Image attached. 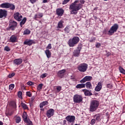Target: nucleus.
<instances>
[{"instance_id":"nucleus-1","label":"nucleus","mask_w":125,"mask_h":125,"mask_svg":"<svg viewBox=\"0 0 125 125\" xmlns=\"http://www.w3.org/2000/svg\"><path fill=\"white\" fill-rule=\"evenodd\" d=\"M81 8H82V4L79 3L77 0L72 3L69 6L71 14H74L75 15L78 13V11H79Z\"/></svg>"},{"instance_id":"nucleus-2","label":"nucleus","mask_w":125,"mask_h":125,"mask_svg":"<svg viewBox=\"0 0 125 125\" xmlns=\"http://www.w3.org/2000/svg\"><path fill=\"white\" fill-rule=\"evenodd\" d=\"M99 107V101L92 100L90 102L89 110L90 112H95Z\"/></svg>"},{"instance_id":"nucleus-3","label":"nucleus","mask_w":125,"mask_h":125,"mask_svg":"<svg viewBox=\"0 0 125 125\" xmlns=\"http://www.w3.org/2000/svg\"><path fill=\"white\" fill-rule=\"evenodd\" d=\"M79 42H80V38L76 36L70 39L68 42V44L70 47H74L76 44H78Z\"/></svg>"},{"instance_id":"nucleus-4","label":"nucleus","mask_w":125,"mask_h":125,"mask_svg":"<svg viewBox=\"0 0 125 125\" xmlns=\"http://www.w3.org/2000/svg\"><path fill=\"white\" fill-rule=\"evenodd\" d=\"M93 118L94 119H92L90 123L91 125H94L96 124V122L98 123L101 121V114L100 113L96 114L93 116Z\"/></svg>"},{"instance_id":"nucleus-5","label":"nucleus","mask_w":125,"mask_h":125,"mask_svg":"<svg viewBox=\"0 0 125 125\" xmlns=\"http://www.w3.org/2000/svg\"><path fill=\"white\" fill-rule=\"evenodd\" d=\"M83 98L82 95L77 94L74 95L73 96V102L74 103H78V104H80V103H82V102H83Z\"/></svg>"},{"instance_id":"nucleus-6","label":"nucleus","mask_w":125,"mask_h":125,"mask_svg":"<svg viewBox=\"0 0 125 125\" xmlns=\"http://www.w3.org/2000/svg\"><path fill=\"white\" fill-rule=\"evenodd\" d=\"M118 29H119V25L117 23L114 24L108 31V35H109V36H112V35H113V34L117 32Z\"/></svg>"},{"instance_id":"nucleus-7","label":"nucleus","mask_w":125,"mask_h":125,"mask_svg":"<svg viewBox=\"0 0 125 125\" xmlns=\"http://www.w3.org/2000/svg\"><path fill=\"white\" fill-rule=\"evenodd\" d=\"M88 65L86 63H81L78 65L77 69L79 72H86Z\"/></svg>"},{"instance_id":"nucleus-8","label":"nucleus","mask_w":125,"mask_h":125,"mask_svg":"<svg viewBox=\"0 0 125 125\" xmlns=\"http://www.w3.org/2000/svg\"><path fill=\"white\" fill-rule=\"evenodd\" d=\"M65 120L68 122V124L73 125L75 124L76 117L74 116L68 115L65 117Z\"/></svg>"},{"instance_id":"nucleus-9","label":"nucleus","mask_w":125,"mask_h":125,"mask_svg":"<svg viewBox=\"0 0 125 125\" xmlns=\"http://www.w3.org/2000/svg\"><path fill=\"white\" fill-rule=\"evenodd\" d=\"M54 113H55V110L53 108H50L46 112V117L49 119L51 117H53V116H54Z\"/></svg>"},{"instance_id":"nucleus-10","label":"nucleus","mask_w":125,"mask_h":125,"mask_svg":"<svg viewBox=\"0 0 125 125\" xmlns=\"http://www.w3.org/2000/svg\"><path fill=\"white\" fill-rule=\"evenodd\" d=\"M9 23L10 29L12 30V31L15 30V28L17 26V22L14 20H10Z\"/></svg>"},{"instance_id":"nucleus-11","label":"nucleus","mask_w":125,"mask_h":125,"mask_svg":"<svg viewBox=\"0 0 125 125\" xmlns=\"http://www.w3.org/2000/svg\"><path fill=\"white\" fill-rule=\"evenodd\" d=\"M14 17L17 21L20 22L21 20H22V18H23V16L20 14V13L17 12L14 14Z\"/></svg>"},{"instance_id":"nucleus-12","label":"nucleus","mask_w":125,"mask_h":125,"mask_svg":"<svg viewBox=\"0 0 125 125\" xmlns=\"http://www.w3.org/2000/svg\"><path fill=\"white\" fill-rule=\"evenodd\" d=\"M92 80V77L91 76H85L83 79L80 81L81 83H83L86 82H90Z\"/></svg>"},{"instance_id":"nucleus-13","label":"nucleus","mask_w":125,"mask_h":125,"mask_svg":"<svg viewBox=\"0 0 125 125\" xmlns=\"http://www.w3.org/2000/svg\"><path fill=\"white\" fill-rule=\"evenodd\" d=\"M65 73H66V70L62 69V70L58 71L57 75L59 77V78L62 79V78H63L64 77V76H65Z\"/></svg>"},{"instance_id":"nucleus-14","label":"nucleus","mask_w":125,"mask_h":125,"mask_svg":"<svg viewBox=\"0 0 125 125\" xmlns=\"http://www.w3.org/2000/svg\"><path fill=\"white\" fill-rule=\"evenodd\" d=\"M7 16V11L0 9V18H5Z\"/></svg>"},{"instance_id":"nucleus-15","label":"nucleus","mask_w":125,"mask_h":125,"mask_svg":"<svg viewBox=\"0 0 125 125\" xmlns=\"http://www.w3.org/2000/svg\"><path fill=\"white\" fill-rule=\"evenodd\" d=\"M102 89V82H99L98 83L97 85L95 88V91H100Z\"/></svg>"},{"instance_id":"nucleus-16","label":"nucleus","mask_w":125,"mask_h":125,"mask_svg":"<svg viewBox=\"0 0 125 125\" xmlns=\"http://www.w3.org/2000/svg\"><path fill=\"white\" fill-rule=\"evenodd\" d=\"M56 13L58 16H62L64 14V10L62 8H59L56 10Z\"/></svg>"},{"instance_id":"nucleus-17","label":"nucleus","mask_w":125,"mask_h":125,"mask_svg":"<svg viewBox=\"0 0 125 125\" xmlns=\"http://www.w3.org/2000/svg\"><path fill=\"white\" fill-rule=\"evenodd\" d=\"M34 42V41L31 40H25L23 43L24 44H25L26 45H29V46L32 45L33 44V43Z\"/></svg>"},{"instance_id":"nucleus-18","label":"nucleus","mask_w":125,"mask_h":125,"mask_svg":"<svg viewBox=\"0 0 125 125\" xmlns=\"http://www.w3.org/2000/svg\"><path fill=\"white\" fill-rule=\"evenodd\" d=\"M83 91H84V93L85 96H91V95H92V93L87 89H83Z\"/></svg>"},{"instance_id":"nucleus-19","label":"nucleus","mask_w":125,"mask_h":125,"mask_svg":"<svg viewBox=\"0 0 125 125\" xmlns=\"http://www.w3.org/2000/svg\"><path fill=\"white\" fill-rule=\"evenodd\" d=\"M17 41V37L14 35L12 36L10 38V42H16Z\"/></svg>"},{"instance_id":"nucleus-20","label":"nucleus","mask_w":125,"mask_h":125,"mask_svg":"<svg viewBox=\"0 0 125 125\" xmlns=\"http://www.w3.org/2000/svg\"><path fill=\"white\" fill-rule=\"evenodd\" d=\"M85 86L88 89H91L92 88V85L91 84V83L88 82L85 83Z\"/></svg>"},{"instance_id":"nucleus-21","label":"nucleus","mask_w":125,"mask_h":125,"mask_svg":"<svg viewBox=\"0 0 125 125\" xmlns=\"http://www.w3.org/2000/svg\"><path fill=\"white\" fill-rule=\"evenodd\" d=\"M46 105H48V102L44 101L40 103V107L43 108L44 106H46Z\"/></svg>"},{"instance_id":"nucleus-22","label":"nucleus","mask_w":125,"mask_h":125,"mask_svg":"<svg viewBox=\"0 0 125 125\" xmlns=\"http://www.w3.org/2000/svg\"><path fill=\"white\" fill-rule=\"evenodd\" d=\"M9 2L3 3L0 5V7L2 8H8Z\"/></svg>"},{"instance_id":"nucleus-23","label":"nucleus","mask_w":125,"mask_h":125,"mask_svg":"<svg viewBox=\"0 0 125 125\" xmlns=\"http://www.w3.org/2000/svg\"><path fill=\"white\" fill-rule=\"evenodd\" d=\"M21 105L22 109H23V110H29V107H28V105L24 103H21Z\"/></svg>"},{"instance_id":"nucleus-24","label":"nucleus","mask_w":125,"mask_h":125,"mask_svg":"<svg viewBox=\"0 0 125 125\" xmlns=\"http://www.w3.org/2000/svg\"><path fill=\"white\" fill-rule=\"evenodd\" d=\"M45 53L47 57V58H50L51 57V52L49 50L46 49L45 51Z\"/></svg>"},{"instance_id":"nucleus-25","label":"nucleus","mask_w":125,"mask_h":125,"mask_svg":"<svg viewBox=\"0 0 125 125\" xmlns=\"http://www.w3.org/2000/svg\"><path fill=\"white\" fill-rule=\"evenodd\" d=\"M84 87H85V84L83 83L78 84L76 86V88H84Z\"/></svg>"},{"instance_id":"nucleus-26","label":"nucleus","mask_w":125,"mask_h":125,"mask_svg":"<svg viewBox=\"0 0 125 125\" xmlns=\"http://www.w3.org/2000/svg\"><path fill=\"white\" fill-rule=\"evenodd\" d=\"M43 16V14L42 13H39L35 15L34 18L35 19H38V18H42Z\"/></svg>"},{"instance_id":"nucleus-27","label":"nucleus","mask_w":125,"mask_h":125,"mask_svg":"<svg viewBox=\"0 0 125 125\" xmlns=\"http://www.w3.org/2000/svg\"><path fill=\"white\" fill-rule=\"evenodd\" d=\"M15 121L16 124H19L21 122V117L20 116H16L15 117Z\"/></svg>"},{"instance_id":"nucleus-28","label":"nucleus","mask_w":125,"mask_h":125,"mask_svg":"<svg viewBox=\"0 0 125 125\" xmlns=\"http://www.w3.org/2000/svg\"><path fill=\"white\" fill-rule=\"evenodd\" d=\"M8 8H10L11 10H14L15 9V5L12 3H9Z\"/></svg>"},{"instance_id":"nucleus-29","label":"nucleus","mask_w":125,"mask_h":125,"mask_svg":"<svg viewBox=\"0 0 125 125\" xmlns=\"http://www.w3.org/2000/svg\"><path fill=\"white\" fill-rule=\"evenodd\" d=\"M26 21H27V19L26 18H24L20 22V26L21 27H22L23 25L26 23Z\"/></svg>"},{"instance_id":"nucleus-30","label":"nucleus","mask_w":125,"mask_h":125,"mask_svg":"<svg viewBox=\"0 0 125 125\" xmlns=\"http://www.w3.org/2000/svg\"><path fill=\"white\" fill-rule=\"evenodd\" d=\"M70 26L67 25L66 26V27L64 28V32L65 34H68V33H70Z\"/></svg>"},{"instance_id":"nucleus-31","label":"nucleus","mask_w":125,"mask_h":125,"mask_svg":"<svg viewBox=\"0 0 125 125\" xmlns=\"http://www.w3.org/2000/svg\"><path fill=\"white\" fill-rule=\"evenodd\" d=\"M80 52H80V50H76L74 51L73 56H76V57H78L80 55Z\"/></svg>"},{"instance_id":"nucleus-32","label":"nucleus","mask_w":125,"mask_h":125,"mask_svg":"<svg viewBox=\"0 0 125 125\" xmlns=\"http://www.w3.org/2000/svg\"><path fill=\"white\" fill-rule=\"evenodd\" d=\"M119 70L121 74H123V75H125V70L122 66H120L119 67Z\"/></svg>"},{"instance_id":"nucleus-33","label":"nucleus","mask_w":125,"mask_h":125,"mask_svg":"<svg viewBox=\"0 0 125 125\" xmlns=\"http://www.w3.org/2000/svg\"><path fill=\"white\" fill-rule=\"evenodd\" d=\"M63 27V21H61L58 24V28L61 29Z\"/></svg>"},{"instance_id":"nucleus-34","label":"nucleus","mask_w":125,"mask_h":125,"mask_svg":"<svg viewBox=\"0 0 125 125\" xmlns=\"http://www.w3.org/2000/svg\"><path fill=\"white\" fill-rule=\"evenodd\" d=\"M21 59H17L14 61V63H22Z\"/></svg>"},{"instance_id":"nucleus-35","label":"nucleus","mask_w":125,"mask_h":125,"mask_svg":"<svg viewBox=\"0 0 125 125\" xmlns=\"http://www.w3.org/2000/svg\"><path fill=\"white\" fill-rule=\"evenodd\" d=\"M31 34V31L29 29H26L23 32V35H30Z\"/></svg>"},{"instance_id":"nucleus-36","label":"nucleus","mask_w":125,"mask_h":125,"mask_svg":"<svg viewBox=\"0 0 125 125\" xmlns=\"http://www.w3.org/2000/svg\"><path fill=\"white\" fill-rule=\"evenodd\" d=\"M43 85V84L42 83L39 84L37 87L38 90H39V91H40V90H42V89Z\"/></svg>"},{"instance_id":"nucleus-37","label":"nucleus","mask_w":125,"mask_h":125,"mask_svg":"<svg viewBox=\"0 0 125 125\" xmlns=\"http://www.w3.org/2000/svg\"><path fill=\"white\" fill-rule=\"evenodd\" d=\"M18 97H19V98H20L21 99H22L23 98L22 97V92L21 91H20L18 92Z\"/></svg>"},{"instance_id":"nucleus-38","label":"nucleus","mask_w":125,"mask_h":125,"mask_svg":"<svg viewBox=\"0 0 125 125\" xmlns=\"http://www.w3.org/2000/svg\"><path fill=\"white\" fill-rule=\"evenodd\" d=\"M15 76V73L13 72L12 73L9 74L8 76V78L9 79H11V78H13Z\"/></svg>"},{"instance_id":"nucleus-39","label":"nucleus","mask_w":125,"mask_h":125,"mask_svg":"<svg viewBox=\"0 0 125 125\" xmlns=\"http://www.w3.org/2000/svg\"><path fill=\"white\" fill-rule=\"evenodd\" d=\"M22 118L23 119H25L26 118H28V114H27V112H24L22 114Z\"/></svg>"},{"instance_id":"nucleus-40","label":"nucleus","mask_w":125,"mask_h":125,"mask_svg":"<svg viewBox=\"0 0 125 125\" xmlns=\"http://www.w3.org/2000/svg\"><path fill=\"white\" fill-rule=\"evenodd\" d=\"M26 96H28V97H32V93L30 91H27L26 92Z\"/></svg>"},{"instance_id":"nucleus-41","label":"nucleus","mask_w":125,"mask_h":125,"mask_svg":"<svg viewBox=\"0 0 125 125\" xmlns=\"http://www.w3.org/2000/svg\"><path fill=\"white\" fill-rule=\"evenodd\" d=\"M15 86V85H14V84H10L9 86V89H11V90H12V89L14 88Z\"/></svg>"},{"instance_id":"nucleus-42","label":"nucleus","mask_w":125,"mask_h":125,"mask_svg":"<svg viewBox=\"0 0 125 125\" xmlns=\"http://www.w3.org/2000/svg\"><path fill=\"white\" fill-rule=\"evenodd\" d=\"M107 88H112L113 87V85L111 83L107 84L106 85Z\"/></svg>"},{"instance_id":"nucleus-43","label":"nucleus","mask_w":125,"mask_h":125,"mask_svg":"<svg viewBox=\"0 0 125 125\" xmlns=\"http://www.w3.org/2000/svg\"><path fill=\"white\" fill-rule=\"evenodd\" d=\"M27 84L28 85H34V82H32L31 81H28L27 83Z\"/></svg>"},{"instance_id":"nucleus-44","label":"nucleus","mask_w":125,"mask_h":125,"mask_svg":"<svg viewBox=\"0 0 125 125\" xmlns=\"http://www.w3.org/2000/svg\"><path fill=\"white\" fill-rule=\"evenodd\" d=\"M62 88V87H61V86H57L56 89L57 91L59 92V91H61Z\"/></svg>"},{"instance_id":"nucleus-45","label":"nucleus","mask_w":125,"mask_h":125,"mask_svg":"<svg viewBox=\"0 0 125 125\" xmlns=\"http://www.w3.org/2000/svg\"><path fill=\"white\" fill-rule=\"evenodd\" d=\"M12 106H13V107L14 108H16V102H12Z\"/></svg>"},{"instance_id":"nucleus-46","label":"nucleus","mask_w":125,"mask_h":125,"mask_svg":"<svg viewBox=\"0 0 125 125\" xmlns=\"http://www.w3.org/2000/svg\"><path fill=\"white\" fill-rule=\"evenodd\" d=\"M70 0H64L62 2V4H67L69 1H70Z\"/></svg>"},{"instance_id":"nucleus-47","label":"nucleus","mask_w":125,"mask_h":125,"mask_svg":"<svg viewBox=\"0 0 125 125\" xmlns=\"http://www.w3.org/2000/svg\"><path fill=\"white\" fill-rule=\"evenodd\" d=\"M47 76V74L46 73H44L41 76V77L42 78V79H43L44 78H45Z\"/></svg>"},{"instance_id":"nucleus-48","label":"nucleus","mask_w":125,"mask_h":125,"mask_svg":"<svg viewBox=\"0 0 125 125\" xmlns=\"http://www.w3.org/2000/svg\"><path fill=\"white\" fill-rule=\"evenodd\" d=\"M4 50L6 51H10V48L8 46H5L4 48Z\"/></svg>"},{"instance_id":"nucleus-49","label":"nucleus","mask_w":125,"mask_h":125,"mask_svg":"<svg viewBox=\"0 0 125 125\" xmlns=\"http://www.w3.org/2000/svg\"><path fill=\"white\" fill-rule=\"evenodd\" d=\"M35 98H36V97L35 96L32 97V98H31V100H30L31 103H34V100H35Z\"/></svg>"},{"instance_id":"nucleus-50","label":"nucleus","mask_w":125,"mask_h":125,"mask_svg":"<svg viewBox=\"0 0 125 125\" xmlns=\"http://www.w3.org/2000/svg\"><path fill=\"white\" fill-rule=\"evenodd\" d=\"M47 49H51L52 47H51V44L49 43L46 47Z\"/></svg>"},{"instance_id":"nucleus-51","label":"nucleus","mask_w":125,"mask_h":125,"mask_svg":"<svg viewBox=\"0 0 125 125\" xmlns=\"http://www.w3.org/2000/svg\"><path fill=\"white\" fill-rule=\"evenodd\" d=\"M13 114V112H9L7 113H6V114L7 115V117L9 116H12V114Z\"/></svg>"},{"instance_id":"nucleus-52","label":"nucleus","mask_w":125,"mask_h":125,"mask_svg":"<svg viewBox=\"0 0 125 125\" xmlns=\"http://www.w3.org/2000/svg\"><path fill=\"white\" fill-rule=\"evenodd\" d=\"M23 121L25 122V123H27L28 124L29 122V120H28V118H23Z\"/></svg>"},{"instance_id":"nucleus-53","label":"nucleus","mask_w":125,"mask_h":125,"mask_svg":"<svg viewBox=\"0 0 125 125\" xmlns=\"http://www.w3.org/2000/svg\"><path fill=\"white\" fill-rule=\"evenodd\" d=\"M96 46L98 48L100 47V46H101V44L100 43H97L96 44Z\"/></svg>"},{"instance_id":"nucleus-54","label":"nucleus","mask_w":125,"mask_h":125,"mask_svg":"<svg viewBox=\"0 0 125 125\" xmlns=\"http://www.w3.org/2000/svg\"><path fill=\"white\" fill-rule=\"evenodd\" d=\"M27 124V125H33V122H32L30 120H29V122Z\"/></svg>"},{"instance_id":"nucleus-55","label":"nucleus","mask_w":125,"mask_h":125,"mask_svg":"<svg viewBox=\"0 0 125 125\" xmlns=\"http://www.w3.org/2000/svg\"><path fill=\"white\" fill-rule=\"evenodd\" d=\"M78 49H77V50H79V52H81V50L82 49V46H81L80 45L78 46Z\"/></svg>"},{"instance_id":"nucleus-56","label":"nucleus","mask_w":125,"mask_h":125,"mask_svg":"<svg viewBox=\"0 0 125 125\" xmlns=\"http://www.w3.org/2000/svg\"><path fill=\"white\" fill-rule=\"evenodd\" d=\"M62 125H67V121L63 120Z\"/></svg>"},{"instance_id":"nucleus-57","label":"nucleus","mask_w":125,"mask_h":125,"mask_svg":"<svg viewBox=\"0 0 125 125\" xmlns=\"http://www.w3.org/2000/svg\"><path fill=\"white\" fill-rule=\"evenodd\" d=\"M49 1V0H43L42 2L43 3H46V2H48Z\"/></svg>"},{"instance_id":"nucleus-58","label":"nucleus","mask_w":125,"mask_h":125,"mask_svg":"<svg viewBox=\"0 0 125 125\" xmlns=\"http://www.w3.org/2000/svg\"><path fill=\"white\" fill-rule=\"evenodd\" d=\"M31 3H35L36 2V0H30Z\"/></svg>"},{"instance_id":"nucleus-59","label":"nucleus","mask_w":125,"mask_h":125,"mask_svg":"<svg viewBox=\"0 0 125 125\" xmlns=\"http://www.w3.org/2000/svg\"><path fill=\"white\" fill-rule=\"evenodd\" d=\"M81 3L83 4L84 3V0H80Z\"/></svg>"},{"instance_id":"nucleus-60","label":"nucleus","mask_w":125,"mask_h":125,"mask_svg":"<svg viewBox=\"0 0 125 125\" xmlns=\"http://www.w3.org/2000/svg\"><path fill=\"white\" fill-rule=\"evenodd\" d=\"M0 125H3V123H2V122L0 121Z\"/></svg>"},{"instance_id":"nucleus-61","label":"nucleus","mask_w":125,"mask_h":125,"mask_svg":"<svg viewBox=\"0 0 125 125\" xmlns=\"http://www.w3.org/2000/svg\"><path fill=\"white\" fill-rule=\"evenodd\" d=\"M16 65H20V63H16Z\"/></svg>"},{"instance_id":"nucleus-62","label":"nucleus","mask_w":125,"mask_h":125,"mask_svg":"<svg viewBox=\"0 0 125 125\" xmlns=\"http://www.w3.org/2000/svg\"><path fill=\"white\" fill-rule=\"evenodd\" d=\"M42 111H44V109H41Z\"/></svg>"},{"instance_id":"nucleus-63","label":"nucleus","mask_w":125,"mask_h":125,"mask_svg":"<svg viewBox=\"0 0 125 125\" xmlns=\"http://www.w3.org/2000/svg\"><path fill=\"white\" fill-rule=\"evenodd\" d=\"M104 0V1H107V0Z\"/></svg>"},{"instance_id":"nucleus-64","label":"nucleus","mask_w":125,"mask_h":125,"mask_svg":"<svg viewBox=\"0 0 125 125\" xmlns=\"http://www.w3.org/2000/svg\"><path fill=\"white\" fill-rule=\"evenodd\" d=\"M94 41H95V38H94Z\"/></svg>"}]
</instances>
